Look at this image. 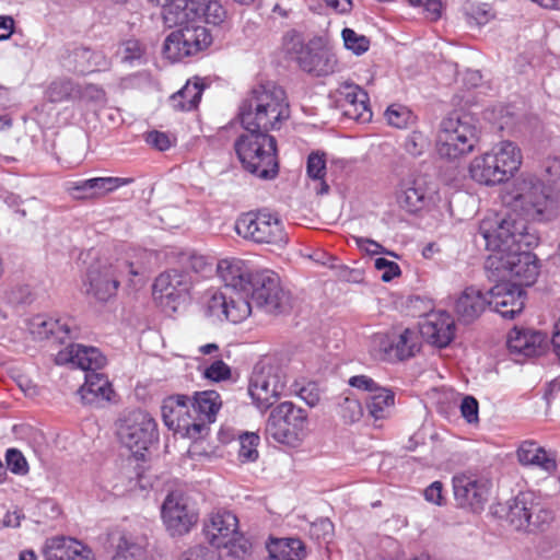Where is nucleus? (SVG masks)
<instances>
[{
    "mask_svg": "<svg viewBox=\"0 0 560 560\" xmlns=\"http://www.w3.org/2000/svg\"><path fill=\"white\" fill-rule=\"evenodd\" d=\"M47 93L51 102L58 103L77 97L80 94V89L70 80L59 79L49 85Z\"/></svg>",
    "mask_w": 560,
    "mask_h": 560,
    "instance_id": "obj_44",
    "label": "nucleus"
},
{
    "mask_svg": "<svg viewBox=\"0 0 560 560\" xmlns=\"http://www.w3.org/2000/svg\"><path fill=\"white\" fill-rule=\"evenodd\" d=\"M259 436L256 433H244L240 436L238 458L242 463H252L258 458L257 446Z\"/></svg>",
    "mask_w": 560,
    "mask_h": 560,
    "instance_id": "obj_47",
    "label": "nucleus"
},
{
    "mask_svg": "<svg viewBox=\"0 0 560 560\" xmlns=\"http://www.w3.org/2000/svg\"><path fill=\"white\" fill-rule=\"evenodd\" d=\"M202 532L210 546L219 549L235 537L238 532V520L231 511H213L205 518Z\"/></svg>",
    "mask_w": 560,
    "mask_h": 560,
    "instance_id": "obj_23",
    "label": "nucleus"
},
{
    "mask_svg": "<svg viewBox=\"0 0 560 560\" xmlns=\"http://www.w3.org/2000/svg\"><path fill=\"white\" fill-rule=\"evenodd\" d=\"M285 385V375L279 368L261 364L254 369L248 393L259 409H268L282 394Z\"/></svg>",
    "mask_w": 560,
    "mask_h": 560,
    "instance_id": "obj_17",
    "label": "nucleus"
},
{
    "mask_svg": "<svg viewBox=\"0 0 560 560\" xmlns=\"http://www.w3.org/2000/svg\"><path fill=\"white\" fill-rule=\"evenodd\" d=\"M548 345L546 335L532 329L514 328L509 332L506 346L511 354L518 358L540 355Z\"/></svg>",
    "mask_w": 560,
    "mask_h": 560,
    "instance_id": "obj_28",
    "label": "nucleus"
},
{
    "mask_svg": "<svg viewBox=\"0 0 560 560\" xmlns=\"http://www.w3.org/2000/svg\"><path fill=\"white\" fill-rule=\"evenodd\" d=\"M252 302L264 312L280 314L291 307V295L281 283L280 277L270 270L256 273L249 287Z\"/></svg>",
    "mask_w": 560,
    "mask_h": 560,
    "instance_id": "obj_12",
    "label": "nucleus"
},
{
    "mask_svg": "<svg viewBox=\"0 0 560 560\" xmlns=\"http://www.w3.org/2000/svg\"><path fill=\"white\" fill-rule=\"evenodd\" d=\"M455 320L444 311L431 312L420 324V335L430 345L445 348L455 337Z\"/></svg>",
    "mask_w": 560,
    "mask_h": 560,
    "instance_id": "obj_25",
    "label": "nucleus"
},
{
    "mask_svg": "<svg viewBox=\"0 0 560 560\" xmlns=\"http://www.w3.org/2000/svg\"><path fill=\"white\" fill-rule=\"evenodd\" d=\"M178 560H222V558L218 549L200 544L186 549Z\"/></svg>",
    "mask_w": 560,
    "mask_h": 560,
    "instance_id": "obj_49",
    "label": "nucleus"
},
{
    "mask_svg": "<svg viewBox=\"0 0 560 560\" xmlns=\"http://www.w3.org/2000/svg\"><path fill=\"white\" fill-rule=\"evenodd\" d=\"M192 21L172 32L164 42L163 52L172 61L197 54L211 44L208 30Z\"/></svg>",
    "mask_w": 560,
    "mask_h": 560,
    "instance_id": "obj_15",
    "label": "nucleus"
},
{
    "mask_svg": "<svg viewBox=\"0 0 560 560\" xmlns=\"http://www.w3.org/2000/svg\"><path fill=\"white\" fill-rule=\"evenodd\" d=\"M205 84L199 78L188 80L186 84L170 97L171 106L177 110H191L200 102Z\"/></svg>",
    "mask_w": 560,
    "mask_h": 560,
    "instance_id": "obj_38",
    "label": "nucleus"
},
{
    "mask_svg": "<svg viewBox=\"0 0 560 560\" xmlns=\"http://www.w3.org/2000/svg\"><path fill=\"white\" fill-rule=\"evenodd\" d=\"M470 177L486 186H494L508 182L500 167L490 162L486 153L475 156L469 165Z\"/></svg>",
    "mask_w": 560,
    "mask_h": 560,
    "instance_id": "obj_37",
    "label": "nucleus"
},
{
    "mask_svg": "<svg viewBox=\"0 0 560 560\" xmlns=\"http://www.w3.org/2000/svg\"><path fill=\"white\" fill-rule=\"evenodd\" d=\"M460 413L468 423H477L479 421V405L475 397L465 396L460 402Z\"/></svg>",
    "mask_w": 560,
    "mask_h": 560,
    "instance_id": "obj_55",
    "label": "nucleus"
},
{
    "mask_svg": "<svg viewBox=\"0 0 560 560\" xmlns=\"http://www.w3.org/2000/svg\"><path fill=\"white\" fill-rule=\"evenodd\" d=\"M370 353L382 361H404L420 350V336L417 330L406 328L402 331L374 334L370 339Z\"/></svg>",
    "mask_w": 560,
    "mask_h": 560,
    "instance_id": "obj_11",
    "label": "nucleus"
},
{
    "mask_svg": "<svg viewBox=\"0 0 560 560\" xmlns=\"http://www.w3.org/2000/svg\"><path fill=\"white\" fill-rule=\"evenodd\" d=\"M182 262L183 270L180 272L191 276L195 282L198 280V277L206 278L213 271V264L203 255L195 253L185 255L182 258Z\"/></svg>",
    "mask_w": 560,
    "mask_h": 560,
    "instance_id": "obj_40",
    "label": "nucleus"
},
{
    "mask_svg": "<svg viewBox=\"0 0 560 560\" xmlns=\"http://www.w3.org/2000/svg\"><path fill=\"white\" fill-rule=\"evenodd\" d=\"M338 102L345 115L359 121H369L372 113L368 105V94L359 85L345 83L338 90Z\"/></svg>",
    "mask_w": 560,
    "mask_h": 560,
    "instance_id": "obj_30",
    "label": "nucleus"
},
{
    "mask_svg": "<svg viewBox=\"0 0 560 560\" xmlns=\"http://www.w3.org/2000/svg\"><path fill=\"white\" fill-rule=\"evenodd\" d=\"M299 396L311 407L316 406L320 399L319 389L317 385L313 383L302 387L299 392Z\"/></svg>",
    "mask_w": 560,
    "mask_h": 560,
    "instance_id": "obj_61",
    "label": "nucleus"
},
{
    "mask_svg": "<svg viewBox=\"0 0 560 560\" xmlns=\"http://www.w3.org/2000/svg\"><path fill=\"white\" fill-rule=\"evenodd\" d=\"M306 173L310 178L319 180V194L328 192L329 186L324 180L326 175V160L324 153L313 152L308 155Z\"/></svg>",
    "mask_w": 560,
    "mask_h": 560,
    "instance_id": "obj_43",
    "label": "nucleus"
},
{
    "mask_svg": "<svg viewBox=\"0 0 560 560\" xmlns=\"http://www.w3.org/2000/svg\"><path fill=\"white\" fill-rule=\"evenodd\" d=\"M289 117L285 92L273 82L254 88L240 107V119L245 130H277Z\"/></svg>",
    "mask_w": 560,
    "mask_h": 560,
    "instance_id": "obj_3",
    "label": "nucleus"
},
{
    "mask_svg": "<svg viewBox=\"0 0 560 560\" xmlns=\"http://www.w3.org/2000/svg\"><path fill=\"white\" fill-rule=\"evenodd\" d=\"M222 400L215 390L196 393L190 404L191 413L195 418V432L201 438L208 431V425L215 421V416L221 408Z\"/></svg>",
    "mask_w": 560,
    "mask_h": 560,
    "instance_id": "obj_29",
    "label": "nucleus"
},
{
    "mask_svg": "<svg viewBox=\"0 0 560 560\" xmlns=\"http://www.w3.org/2000/svg\"><path fill=\"white\" fill-rule=\"evenodd\" d=\"M385 118L390 126L396 128H406L415 121L411 110L398 104L390 105L386 109Z\"/></svg>",
    "mask_w": 560,
    "mask_h": 560,
    "instance_id": "obj_46",
    "label": "nucleus"
},
{
    "mask_svg": "<svg viewBox=\"0 0 560 560\" xmlns=\"http://www.w3.org/2000/svg\"><path fill=\"white\" fill-rule=\"evenodd\" d=\"M334 525L328 518H320L312 524L311 533L317 538L326 539L331 536Z\"/></svg>",
    "mask_w": 560,
    "mask_h": 560,
    "instance_id": "obj_62",
    "label": "nucleus"
},
{
    "mask_svg": "<svg viewBox=\"0 0 560 560\" xmlns=\"http://www.w3.org/2000/svg\"><path fill=\"white\" fill-rule=\"evenodd\" d=\"M140 267L127 259H118L114 265L91 266L83 282L84 292L100 301L113 296L120 280L127 276H138Z\"/></svg>",
    "mask_w": 560,
    "mask_h": 560,
    "instance_id": "obj_10",
    "label": "nucleus"
},
{
    "mask_svg": "<svg viewBox=\"0 0 560 560\" xmlns=\"http://www.w3.org/2000/svg\"><path fill=\"white\" fill-rule=\"evenodd\" d=\"M147 142L160 151H165L171 147V140L168 136L161 131H150L147 135Z\"/></svg>",
    "mask_w": 560,
    "mask_h": 560,
    "instance_id": "obj_63",
    "label": "nucleus"
},
{
    "mask_svg": "<svg viewBox=\"0 0 560 560\" xmlns=\"http://www.w3.org/2000/svg\"><path fill=\"white\" fill-rule=\"evenodd\" d=\"M490 279L497 283L487 292L489 306L493 307L502 317L513 319L525 305V292L522 285L505 279Z\"/></svg>",
    "mask_w": 560,
    "mask_h": 560,
    "instance_id": "obj_20",
    "label": "nucleus"
},
{
    "mask_svg": "<svg viewBox=\"0 0 560 560\" xmlns=\"http://www.w3.org/2000/svg\"><path fill=\"white\" fill-rule=\"evenodd\" d=\"M550 342L552 352L560 362V317L555 322Z\"/></svg>",
    "mask_w": 560,
    "mask_h": 560,
    "instance_id": "obj_64",
    "label": "nucleus"
},
{
    "mask_svg": "<svg viewBox=\"0 0 560 560\" xmlns=\"http://www.w3.org/2000/svg\"><path fill=\"white\" fill-rule=\"evenodd\" d=\"M185 14L192 21L221 25L228 20V11L218 0H186Z\"/></svg>",
    "mask_w": 560,
    "mask_h": 560,
    "instance_id": "obj_33",
    "label": "nucleus"
},
{
    "mask_svg": "<svg viewBox=\"0 0 560 560\" xmlns=\"http://www.w3.org/2000/svg\"><path fill=\"white\" fill-rule=\"evenodd\" d=\"M307 412L291 401H283L269 413L266 435L277 443L298 447L307 435Z\"/></svg>",
    "mask_w": 560,
    "mask_h": 560,
    "instance_id": "obj_7",
    "label": "nucleus"
},
{
    "mask_svg": "<svg viewBox=\"0 0 560 560\" xmlns=\"http://www.w3.org/2000/svg\"><path fill=\"white\" fill-rule=\"evenodd\" d=\"M429 139L420 131H412L404 142L406 152L412 156H419L429 148Z\"/></svg>",
    "mask_w": 560,
    "mask_h": 560,
    "instance_id": "obj_52",
    "label": "nucleus"
},
{
    "mask_svg": "<svg viewBox=\"0 0 560 560\" xmlns=\"http://www.w3.org/2000/svg\"><path fill=\"white\" fill-rule=\"evenodd\" d=\"M264 130H245L234 143L236 154L246 171L270 179L278 173L276 139Z\"/></svg>",
    "mask_w": 560,
    "mask_h": 560,
    "instance_id": "obj_5",
    "label": "nucleus"
},
{
    "mask_svg": "<svg viewBox=\"0 0 560 560\" xmlns=\"http://www.w3.org/2000/svg\"><path fill=\"white\" fill-rule=\"evenodd\" d=\"M423 495L427 502L432 503L438 506H442L445 504V495L443 491V483L441 481H433L429 485L424 491Z\"/></svg>",
    "mask_w": 560,
    "mask_h": 560,
    "instance_id": "obj_59",
    "label": "nucleus"
},
{
    "mask_svg": "<svg viewBox=\"0 0 560 560\" xmlns=\"http://www.w3.org/2000/svg\"><path fill=\"white\" fill-rule=\"evenodd\" d=\"M132 183V178L94 177L91 178L93 198L105 196L121 186Z\"/></svg>",
    "mask_w": 560,
    "mask_h": 560,
    "instance_id": "obj_45",
    "label": "nucleus"
},
{
    "mask_svg": "<svg viewBox=\"0 0 560 560\" xmlns=\"http://www.w3.org/2000/svg\"><path fill=\"white\" fill-rule=\"evenodd\" d=\"M359 249L365 252L369 255H378L385 253V248L374 240L353 236L352 237Z\"/></svg>",
    "mask_w": 560,
    "mask_h": 560,
    "instance_id": "obj_60",
    "label": "nucleus"
},
{
    "mask_svg": "<svg viewBox=\"0 0 560 560\" xmlns=\"http://www.w3.org/2000/svg\"><path fill=\"white\" fill-rule=\"evenodd\" d=\"M8 469L20 476L28 472V464L24 455L16 448H9L5 454Z\"/></svg>",
    "mask_w": 560,
    "mask_h": 560,
    "instance_id": "obj_53",
    "label": "nucleus"
},
{
    "mask_svg": "<svg viewBox=\"0 0 560 560\" xmlns=\"http://www.w3.org/2000/svg\"><path fill=\"white\" fill-rule=\"evenodd\" d=\"M79 542L67 537H52L45 541L43 556L45 560H69L70 556L77 555Z\"/></svg>",
    "mask_w": 560,
    "mask_h": 560,
    "instance_id": "obj_39",
    "label": "nucleus"
},
{
    "mask_svg": "<svg viewBox=\"0 0 560 560\" xmlns=\"http://www.w3.org/2000/svg\"><path fill=\"white\" fill-rule=\"evenodd\" d=\"M488 294L475 287L466 288L456 299L454 311L459 320L471 323L489 306Z\"/></svg>",
    "mask_w": 560,
    "mask_h": 560,
    "instance_id": "obj_32",
    "label": "nucleus"
},
{
    "mask_svg": "<svg viewBox=\"0 0 560 560\" xmlns=\"http://www.w3.org/2000/svg\"><path fill=\"white\" fill-rule=\"evenodd\" d=\"M143 52L144 47L138 39H128L121 45V58L125 61L138 60Z\"/></svg>",
    "mask_w": 560,
    "mask_h": 560,
    "instance_id": "obj_58",
    "label": "nucleus"
},
{
    "mask_svg": "<svg viewBox=\"0 0 560 560\" xmlns=\"http://www.w3.org/2000/svg\"><path fill=\"white\" fill-rule=\"evenodd\" d=\"M78 393L84 404L98 405L110 400L113 388L104 374L93 371L85 373V382Z\"/></svg>",
    "mask_w": 560,
    "mask_h": 560,
    "instance_id": "obj_34",
    "label": "nucleus"
},
{
    "mask_svg": "<svg viewBox=\"0 0 560 560\" xmlns=\"http://www.w3.org/2000/svg\"><path fill=\"white\" fill-rule=\"evenodd\" d=\"M164 424L176 433L189 439H199L195 432V418L191 413L189 398L185 395L171 396L161 407Z\"/></svg>",
    "mask_w": 560,
    "mask_h": 560,
    "instance_id": "obj_21",
    "label": "nucleus"
},
{
    "mask_svg": "<svg viewBox=\"0 0 560 560\" xmlns=\"http://www.w3.org/2000/svg\"><path fill=\"white\" fill-rule=\"evenodd\" d=\"M217 272L224 288L206 293L203 308L207 316L234 324L243 322L252 313L249 287L254 276L246 264L237 258L220 260Z\"/></svg>",
    "mask_w": 560,
    "mask_h": 560,
    "instance_id": "obj_2",
    "label": "nucleus"
},
{
    "mask_svg": "<svg viewBox=\"0 0 560 560\" xmlns=\"http://www.w3.org/2000/svg\"><path fill=\"white\" fill-rule=\"evenodd\" d=\"M144 553V545L130 536L122 535L117 544L113 560H140Z\"/></svg>",
    "mask_w": 560,
    "mask_h": 560,
    "instance_id": "obj_42",
    "label": "nucleus"
},
{
    "mask_svg": "<svg viewBox=\"0 0 560 560\" xmlns=\"http://www.w3.org/2000/svg\"><path fill=\"white\" fill-rule=\"evenodd\" d=\"M349 386L368 395L364 399V408L368 419L375 425L393 417L396 406V394L393 388L383 386L365 374L353 375L348 380Z\"/></svg>",
    "mask_w": 560,
    "mask_h": 560,
    "instance_id": "obj_13",
    "label": "nucleus"
},
{
    "mask_svg": "<svg viewBox=\"0 0 560 560\" xmlns=\"http://www.w3.org/2000/svg\"><path fill=\"white\" fill-rule=\"evenodd\" d=\"M161 516L172 536L187 534L198 520V514L188 505L187 497L180 491H172L166 495Z\"/></svg>",
    "mask_w": 560,
    "mask_h": 560,
    "instance_id": "obj_19",
    "label": "nucleus"
},
{
    "mask_svg": "<svg viewBox=\"0 0 560 560\" xmlns=\"http://www.w3.org/2000/svg\"><path fill=\"white\" fill-rule=\"evenodd\" d=\"M341 37L345 47L357 56L364 54L370 47V39L366 36L357 33L352 28H343Z\"/></svg>",
    "mask_w": 560,
    "mask_h": 560,
    "instance_id": "obj_48",
    "label": "nucleus"
},
{
    "mask_svg": "<svg viewBox=\"0 0 560 560\" xmlns=\"http://www.w3.org/2000/svg\"><path fill=\"white\" fill-rule=\"evenodd\" d=\"M479 235L491 252L486 260L489 278L505 279L522 287L532 285L538 276L536 256L529 248L538 244V237L523 218L483 219Z\"/></svg>",
    "mask_w": 560,
    "mask_h": 560,
    "instance_id": "obj_1",
    "label": "nucleus"
},
{
    "mask_svg": "<svg viewBox=\"0 0 560 560\" xmlns=\"http://www.w3.org/2000/svg\"><path fill=\"white\" fill-rule=\"evenodd\" d=\"M454 498L463 509L478 513L483 510L491 482L488 478L472 472L457 474L452 479Z\"/></svg>",
    "mask_w": 560,
    "mask_h": 560,
    "instance_id": "obj_18",
    "label": "nucleus"
},
{
    "mask_svg": "<svg viewBox=\"0 0 560 560\" xmlns=\"http://www.w3.org/2000/svg\"><path fill=\"white\" fill-rule=\"evenodd\" d=\"M282 48L308 74L327 77L337 71L336 54L323 36H314L306 42L302 33L290 30L282 37Z\"/></svg>",
    "mask_w": 560,
    "mask_h": 560,
    "instance_id": "obj_4",
    "label": "nucleus"
},
{
    "mask_svg": "<svg viewBox=\"0 0 560 560\" xmlns=\"http://www.w3.org/2000/svg\"><path fill=\"white\" fill-rule=\"evenodd\" d=\"M221 548H228L229 553L240 560L246 559L252 551L250 541L244 537V535L238 530L235 537L231 539L228 545H222Z\"/></svg>",
    "mask_w": 560,
    "mask_h": 560,
    "instance_id": "obj_51",
    "label": "nucleus"
},
{
    "mask_svg": "<svg viewBox=\"0 0 560 560\" xmlns=\"http://www.w3.org/2000/svg\"><path fill=\"white\" fill-rule=\"evenodd\" d=\"M269 560H303L306 548L299 538H271L266 546Z\"/></svg>",
    "mask_w": 560,
    "mask_h": 560,
    "instance_id": "obj_36",
    "label": "nucleus"
},
{
    "mask_svg": "<svg viewBox=\"0 0 560 560\" xmlns=\"http://www.w3.org/2000/svg\"><path fill=\"white\" fill-rule=\"evenodd\" d=\"M485 153L491 163L500 167L501 173L508 180L516 174L522 165L523 155L521 149L509 140L495 143Z\"/></svg>",
    "mask_w": 560,
    "mask_h": 560,
    "instance_id": "obj_31",
    "label": "nucleus"
},
{
    "mask_svg": "<svg viewBox=\"0 0 560 560\" xmlns=\"http://www.w3.org/2000/svg\"><path fill=\"white\" fill-rule=\"evenodd\" d=\"M517 459L522 465L535 466L549 474L557 469L555 456L534 441H524L518 446Z\"/></svg>",
    "mask_w": 560,
    "mask_h": 560,
    "instance_id": "obj_35",
    "label": "nucleus"
},
{
    "mask_svg": "<svg viewBox=\"0 0 560 560\" xmlns=\"http://www.w3.org/2000/svg\"><path fill=\"white\" fill-rule=\"evenodd\" d=\"M203 376L213 382L225 381L231 376V369L222 360H215L205 369Z\"/></svg>",
    "mask_w": 560,
    "mask_h": 560,
    "instance_id": "obj_54",
    "label": "nucleus"
},
{
    "mask_svg": "<svg viewBox=\"0 0 560 560\" xmlns=\"http://www.w3.org/2000/svg\"><path fill=\"white\" fill-rule=\"evenodd\" d=\"M195 283V279L182 273L179 270L172 269L161 273L154 281L153 295L161 303L175 304L184 299ZM176 310V305H172Z\"/></svg>",
    "mask_w": 560,
    "mask_h": 560,
    "instance_id": "obj_22",
    "label": "nucleus"
},
{
    "mask_svg": "<svg viewBox=\"0 0 560 560\" xmlns=\"http://www.w3.org/2000/svg\"><path fill=\"white\" fill-rule=\"evenodd\" d=\"M363 410L361 401L350 393H345L339 397L338 415L345 423L358 422L363 416Z\"/></svg>",
    "mask_w": 560,
    "mask_h": 560,
    "instance_id": "obj_41",
    "label": "nucleus"
},
{
    "mask_svg": "<svg viewBox=\"0 0 560 560\" xmlns=\"http://www.w3.org/2000/svg\"><path fill=\"white\" fill-rule=\"evenodd\" d=\"M236 233L256 244L282 247L288 243L284 224L278 214L268 210L243 213L235 223Z\"/></svg>",
    "mask_w": 560,
    "mask_h": 560,
    "instance_id": "obj_8",
    "label": "nucleus"
},
{
    "mask_svg": "<svg viewBox=\"0 0 560 560\" xmlns=\"http://www.w3.org/2000/svg\"><path fill=\"white\" fill-rule=\"evenodd\" d=\"M55 361L59 365L70 364L88 373L102 369L106 359L97 348L72 343L60 350Z\"/></svg>",
    "mask_w": 560,
    "mask_h": 560,
    "instance_id": "obj_26",
    "label": "nucleus"
},
{
    "mask_svg": "<svg viewBox=\"0 0 560 560\" xmlns=\"http://www.w3.org/2000/svg\"><path fill=\"white\" fill-rule=\"evenodd\" d=\"M67 190L71 196H73L77 199L93 198L91 178L77 182H69L67 184Z\"/></svg>",
    "mask_w": 560,
    "mask_h": 560,
    "instance_id": "obj_57",
    "label": "nucleus"
},
{
    "mask_svg": "<svg viewBox=\"0 0 560 560\" xmlns=\"http://www.w3.org/2000/svg\"><path fill=\"white\" fill-rule=\"evenodd\" d=\"M506 522L515 529L527 533L544 530L553 520L550 509L541 504L530 492H522L508 501Z\"/></svg>",
    "mask_w": 560,
    "mask_h": 560,
    "instance_id": "obj_9",
    "label": "nucleus"
},
{
    "mask_svg": "<svg viewBox=\"0 0 560 560\" xmlns=\"http://www.w3.org/2000/svg\"><path fill=\"white\" fill-rule=\"evenodd\" d=\"M117 436L126 447L138 454L158 440L156 422L147 411L132 410L119 419Z\"/></svg>",
    "mask_w": 560,
    "mask_h": 560,
    "instance_id": "obj_14",
    "label": "nucleus"
},
{
    "mask_svg": "<svg viewBox=\"0 0 560 560\" xmlns=\"http://www.w3.org/2000/svg\"><path fill=\"white\" fill-rule=\"evenodd\" d=\"M432 199L433 191L423 177H408L400 183L397 201L408 212L425 209Z\"/></svg>",
    "mask_w": 560,
    "mask_h": 560,
    "instance_id": "obj_27",
    "label": "nucleus"
},
{
    "mask_svg": "<svg viewBox=\"0 0 560 560\" xmlns=\"http://www.w3.org/2000/svg\"><path fill=\"white\" fill-rule=\"evenodd\" d=\"M546 185L553 197L560 196V156L546 162Z\"/></svg>",
    "mask_w": 560,
    "mask_h": 560,
    "instance_id": "obj_50",
    "label": "nucleus"
},
{
    "mask_svg": "<svg viewBox=\"0 0 560 560\" xmlns=\"http://www.w3.org/2000/svg\"><path fill=\"white\" fill-rule=\"evenodd\" d=\"M26 329L36 340L54 337L60 342L78 337V329L72 319H54L44 314L34 315L25 320Z\"/></svg>",
    "mask_w": 560,
    "mask_h": 560,
    "instance_id": "obj_24",
    "label": "nucleus"
},
{
    "mask_svg": "<svg viewBox=\"0 0 560 560\" xmlns=\"http://www.w3.org/2000/svg\"><path fill=\"white\" fill-rule=\"evenodd\" d=\"M553 196L547 192L544 184L534 177L517 180L509 194V203L528 218H538L546 210Z\"/></svg>",
    "mask_w": 560,
    "mask_h": 560,
    "instance_id": "obj_16",
    "label": "nucleus"
},
{
    "mask_svg": "<svg viewBox=\"0 0 560 560\" xmlns=\"http://www.w3.org/2000/svg\"><path fill=\"white\" fill-rule=\"evenodd\" d=\"M374 267L376 270L382 271L381 279L384 282H389L400 275V268L395 261L382 257L375 259Z\"/></svg>",
    "mask_w": 560,
    "mask_h": 560,
    "instance_id": "obj_56",
    "label": "nucleus"
},
{
    "mask_svg": "<svg viewBox=\"0 0 560 560\" xmlns=\"http://www.w3.org/2000/svg\"><path fill=\"white\" fill-rule=\"evenodd\" d=\"M476 142L477 129L470 115L452 113L441 121L436 136L441 158L456 160L470 153Z\"/></svg>",
    "mask_w": 560,
    "mask_h": 560,
    "instance_id": "obj_6",
    "label": "nucleus"
}]
</instances>
